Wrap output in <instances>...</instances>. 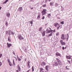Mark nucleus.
Masks as SVG:
<instances>
[{"label": "nucleus", "instance_id": "obj_8", "mask_svg": "<svg viewBox=\"0 0 72 72\" xmlns=\"http://www.w3.org/2000/svg\"><path fill=\"white\" fill-rule=\"evenodd\" d=\"M58 66V62H55L54 64H53V66L54 67H55V66L57 67Z\"/></svg>", "mask_w": 72, "mask_h": 72}, {"label": "nucleus", "instance_id": "obj_63", "mask_svg": "<svg viewBox=\"0 0 72 72\" xmlns=\"http://www.w3.org/2000/svg\"><path fill=\"white\" fill-rule=\"evenodd\" d=\"M16 60H17V58H16Z\"/></svg>", "mask_w": 72, "mask_h": 72}, {"label": "nucleus", "instance_id": "obj_15", "mask_svg": "<svg viewBox=\"0 0 72 72\" xmlns=\"http://www.w3.org/2000/svg\"><path fill=\"white\" fill-rule=\"evenodd\" d=\"M54 2H51L50 3V6H53L54 5Z\"/></svg>", "mask_w": 72, "mask_h": 72}, {"label": "nucleus", "instance_id": "obj_40", "mask_svg": "<svg viewBox=\"0 0 72 72\" xmlns=\"http://www.w3.org/2000/svg\"><path fill=\"white\" fill-rule=\"evenodd\" d=\"M2 66V62H0V67H1Z\"/></svg>", "mask_w": 72, "mask_h": 72}, {"label": "nucleus", "instance_id": "obj_59", "mask_svg": "<svg viewBox=\"0 0 72 72\" xmlns=\"http://www.w3.org/2000/svg\"><path fill=\"white\" fill-rule=\"evenodd\" d=\"M20 57L21 58H22V56H20Z\"/></svg>", "mask_w": 72, "mask_h": 72}, {"label": "nucleus", "instance_id": "obj_30", "mask_svg": "<svg viewBox=\"0 0 72 72\" xmlns=\"http://www.w3.org/2000/svg\"><path fill=\"white\" fill-rule=\"evenodd\" d=\"M42 27H40L39 29V31H41L42 30Z\"/></svg>", "mask_w": 72, "mask_h": 72}, {"label": "nucleus", "instance_id": "obj_44", "mask_svg": "<svg viewBox=\"0 0 72 72\" xmlns=\"http://www.w3.org/2000/svg\"><path fill=\"white\" fill-rule=\"evenodd\" d=\"M8 63H10V60L9 59H8Z\"/></svg>", "mask_w": 72, "mask_h": 72}, {"label": "nucleus", "instance_id": "obj_29", "mask_svg": "<svg viewBox=\"0 0 72 72\" xmlns=\"http://www.w3.org/2000/svg\"><path fill=\"white\" fill-rule=\"evenodd\" d=\"M51 16V14H49L48 15V18H50Z\"/></svg>", "mask_w": 72, "mask_h": 72}, {"label": "nucleus", "instance_id": "obj_11", "mask_svg": "<svg viewBox=\"0 0 72 72\" xmlns=\"http://www.w3.org/2000/svg\"><path fill=\"white\" fill-rule=\"evenodd\" d=\"M7 48H10L12 46V44L10 43L9 44L8 43H7Z\"/></svg>", "mask_w": 72, "mask_h": 72}, {"label": "nucleus", "instance_id": "obj_51", "mask_svg": "<svg viewBox=\"0 0 72 72\" xmlns=\"http://www.w3.org/2000/svg\"><path fill=\"white\" fill-rule=\"evenodd\" d=\"M33 9V8H30V9H31V10H32Z\"/></svg>", "mask_w": 72, "mask_h": 72}, {"label": "nucleus", "instance_id": "obj_13", "mask_svg": "<svg viewBox=\"0 0 72 72\" xmlns=\"http://www.w3.org/2000/svg\"><path fill=\"white\" fill-rule=\"evenodd\" d=\"M19 11L20 12H21V10H23V8H22V7H20L18 9Z\"/></svg>", "mask_w": 72, "mask_h": 72}, {"label": "nucleus", "instance_id": "obj_25", "mask_svg": "<svg viewBox=\"0 0 72 72\" xmlns=\"http://www.w3.org/2000/svg\"><path fill=\"white\" fill-rule=\"evenodd\" d=\"M37 18L38 19H40V14L38 15Z\"/></svg>", "mask_w": 72, "mask_h": 72}, {"label": "nucleus", "instance_id": "obj_4", "mask_svg": "<svg viewBox=\"0 0 72 72\" xmlns=\"http://www.w3.org/2000/svg\"><path fill=\"white\" fill-rule=\"evenodd\" d=\"M18 39H19V40H21L24 39V38H23L21 35H19L18 36Z\"/></svg>", "mask_w": 72, "mask_h": 72}, {"label": "nucleus", "instance_id": "obj_54", "mask_svg": "<svg viewBox=\"0 0 72 72\" xmlns=\"http://www.w3.org/2000/svg\"><path fill=\"white\" fill-rule=\"evenodd\" d=\"M13 54H14L15 55V53H14V51H13Z\"/></svg>", "mask_w": 72, "mask_h": 72}, {"label": "nucleus", "instance_id": "obj_26", "mask_svg": "<svg viewBox=\"0 0 72 72\" xmlns=\"http://www.w3.org/2000/svg\"><path fill=\"white\" fill-rule=\"evenodd\" d=\"M42 7H43V8H45V7H46V4H43L42 5Z\"/></svg>", "mask_w": 72, "mask_h": 72}, {"label": "nucleus", "instance_id": "obj_33", "mask_svg": "<svg viewBox=\"0 0 72 72\" xmlns=\"http://www.w3.org/2000/svg\"><path fill=\"white\" fill-rule=\"evenodd\" d=\"M13 60V65H15V62H14V59Z\"/></svg>", "mask_w": 72, "mask_h": 72}, {"label": "nucleus", "instance_id": "obj_10", "mask_svg": "<svg viewBox=\"0 0 72 72\" xmlns=\"http://www.w3.org/2000/svg\"><path fill=\"white\" fill-rule=\"evenodd\" d=\"M66 59H71V56H66Z\"/></svg>", "mask_w": 72, "mask_h": 72}, {"label": "nucleus", "instance_id": "obj_19", "mask_svg": "<svg viewBox=\"0 0 72 72\" xmlns=\"http://www.w3.org/2000/svg\"><path fill=\"white\" fill-rule=\"evenodd\" d=\"M40 72H44V69L42 68H40Z\"/></svg>", "mask_w": 72, "mask_h": 72}, {"label": "nucleus", "instance_id": "obj_28", "mask_svg": "<svg viewBox=\"0 0 72 72\" xmlns=\"http://www.w3.org/2000/svg\"><path fill=\"white\" fill-rule=\"evenodd\" d=\"M17 57L19 61H21V59L19 58L18 57V56H17Z\"/></svg>", "mask_w": 72, "mask_h": 72}, {"label": "nucleus", "instance_id": "obj_62", "mask_svg": "<svg viewBox=\"0 0 72 72\" xmlns=\"http://www.w3.org/2000/svg\"><path fill=\"white\" fill-rule=\"evenodd\" d=\"M33 1V0H31V1Z\"/></svg>", "mask_w": 72, "mask_h": 72}, {"label": "nucleus", "instance_id": "obj_47", "mask_svg": "<svg viewBox=\"0 0 72 72\" xmlns=\"http://www.w3.org/2000/svg\"><path fill=\"white\" fill-rule=\"evenodd\" d=\"M64 48H65L64 47H62V49L63 50H64Z\"/></svg>", "mask_w": 72, "mask_h": 72}, {"label": "nucleus", "instance_id": "obj_50", "mask_svg": "<svg viewBox=\"0 0 72 72\" xmlns=\"http://www.w3.org/2000/svg\"><path fill=\"white\" fill-rule=\"evenodd\" d=\"M56 6H58V4H57V3H56Z\"/></svg>", "mask_w": 72, "mask_h": 72}, {"label": "nucleus", "instance_id": "obj_60", "mask_svg": "<svg viewBox=\"0 0 72 72\" xmlns=\"http://www.w3.org/2000/svg\"><path fill=\"white\" fill-rule=\"evenodd\" d=\"M29 8H31V6H29Z\"/></svg>", "mask_w": 72, "mask_h": 72}, {"label": "nucleus", "instance_id": "obj_22", "mask_svg": "<svg viewBox=\"0 0 72 72\" xmlns=\"http://www.w3.org/2000/svg\"><path fill=\"white\" fill-rule=\"evenodd\" d=\"M10 13H8L7 14L6 16L7 17H8V18H9V17H10Z\"/></svg>", "mask_w": 72, "mask_h": 72}, {"label": "nucleus", "instance_id": "obj_48", "mask_svg": "<svg viewBox=\"0 0 72 72\" xmlns=\"http://www.w3.org/2000/svg\"><path fill=\"white\" fill-rule=\"evenodd\" d=\"M57 19H60V18L59 17H57Z\"/></svg>", "mask_w": 72, "mask_h": 72}, {"label": "nucleus", "instance_id": "obj_45", "mask_svg": "<svg viewBox=\"0 0 72 72\" xmlns=\"http://www.w3.org/2000/svg\"><path fill=\"white\" fill-rule=\"evenodd\" d=\"M52 31H52V32H55V29H54V30H52Z\"/></svg>", "mask_w": 72, "mask_h": 72}, {"label": "nucleus", "instance_id": "obj_57", "mask_svg": "<svg viewBox=\"0 0 72 72\" xmlns=\"http://www.w3.org/2000/svg\"><path fill=\"white\" fill-rule=\"evenodd\" d=\"M48 1L49 2H50V1H51V0H49Z\"/></svg>", "mask_w": 72, "mask_h": 72}, {"label": "nucleus", "instance_id": "obj_49", "mask_svg": "<svg viewBox=\"0 0 72 72\" xmlns=\"http://www.w3.org/2000/svg\"><path fill=\"white\" fill-rule=\"evenodd\" d=\"M66 69H69V68H67V66H66Z\"/></svg>", "mask_w": 72, "mask_h": 72}, {"label": "nucleus", "instance_id": "obj_58", "mask_svg": "<svg viewBox=\"0 0 72 72\" xmlns=\"http://www.w3.org/2000/svg\"><path fill=\"white\" fill-rule=\"evenodd\" d=\"M1 7H0V10H1Z\"/></svg>", "mask_w": 72, "mask_h": 72}, {"label": "nucleus", "instance_id": "obj_42", "mask_svg": "<svg viewBox=\"0 0 72 72\" xmlns=\"http://www.w3.org/2000/svg\"><path fill=\"white\" fill-rule=\"evenodd\" d=\"M60 22L62 24H64V21H62V22Z\"/></svg>", "mask_w": 72, "mask_h": 72}, {"label": "nucleus", "instance_id": "obj_5", "mask_svg": "<svg viewBox=\"0 0 72 72\" xmlns=\"http://www.w3.org/2000/svg\"><path fill=\"white\" fill-rule=\"evenodd\" d=\"M52 31H53V30H50L47 29L46 30V33H49L52 32Z\"/></svg>", "mask_w": 72, "mask_h": 72}, {"label": "nucleus", "instance_id": "obj_3", "mask_svg": "<svg viewBox=\"0 0 72 72\" xmlns=\"http://www.w3.org/2000/svg\"><path fill=\"white\" fill-rule=\"evenodd\" d=\"M56 60L58 62V65H62V62L60 61V60H59V59L57 58H56Z\"/></svg>", "mask_w": 72, "mask_h": 72}, {"label": "nucleus", "instance_id": "obj_7", "mask_svg": "<svg viewBox=\"0 0 72 72\" xmlns=\"http://www.w3.org/2000/svg\"><path fill=\"white\" fill-rule=\"evenodd\" d=\"M64 34H62L61 35V39H62V40H66V39L65 37H64Z\"/></svg>", "mask_w": 72, "mask_h": 72}, {"label": "nucleus", "instance_id": "obj_23", "mask_svg": "<svg viewBox=\"0 0 72 72\" xmlns=\"http://www.w3.org/2000/svg\"><path fill=\"white\" fill-rule=\"evenodd\" d=\"M45 65V62H43L41 64V66H44V65Z\"/></svg>", "mask_w": 72, "mask_h": 72}, {"label": "nucleus", "instance_id": "obj_34", "mask_svg": "<svg viewBox=\"0 0 72 72\" xmlns=\"http://www.w3.org/2000/svg\"><path fill=\"white\" fill-rule=\"evenodd\" d=\"M30 24H32L31 26H32V24H33V21H30Z\"/></svg>", "mask_w": 72, "mask_h": 72}, {"label": "nucleus", "instance_id": "obj_41", "mask_svg": "<svg viewBox=\"0 0 72 72\" xmlns=\"http://www.w3.org/2000/svg\"><path fill=\"white\" fill-rule=\"evenodd\" d=\"M42 19H45V17L43 16L42 17Z\"/></svg>", "mask_w": 72, "mask_h": 72}, {"label": "nucleus", "instance_id": "obj_16", "mask_svg": "<svg viewBox=\"0 0 72 72\" xmlns=\"http://www.w3.org/2000/svg\"><path fill=\"white\" fill-rule=\"evenodd\" d=\"M17 68L19 71H21V68L20 66H19V65H18L17 66Z\"/></svg>", "mask_w": 72, "mask_h": 72}, {"label": "nucleus", "instance_id": "obj_61", "mask_svg": "<svg viewBox=\"0 0 72 72\" xmlns=\"http://www.w3.org/2000/svg\"><path fill=\"white\" fill-rule=\"evenodd\" d=\"M45 2H46V3H47V1L46 0V1H45Z\"/></svg>", "mask_w": 72, "mask_h": 72}, {"label": "nucleus", "instance_id": "obj_24", "mask_svg": "<svg viewBox=\"0 0 72 72\" xmlns=\"http://www.w3.org/2000/svg\"><path fill=\"white\" fill-rule=\"evenodd\" d=\"M8 41L9 42H10L11 41V40L10 39V37H8Z\"/></svg>", "mask_w": 72, "mask_h": 72}, {"label": "nucleus", "instance_id": "obj_38", "mask_svg": "<svg viewBox=\"0 0 72 72\" xmlns=\"http://www.w3.org/2000/svg\"><path fill=\"white\" fill-rule=\"evenodd\" d=\"M32 71H34V68H33V66L32 67Z\"/></svg>", "mask_w": 72, "mask_h": 72}, {"label": "nucleus", "instance_id": "obj_1", "mask_svg": "<svg viewBox=\"0 0 72 72\" xmlns=\"http://www.w3.org/2000/svg\"><path fill=\"white\" fill-rule=\"evenodd\" d=\"M54 26H55V27H57V30H59V28H60V26L59 24H58V23L57 22H56L54 24Z\"/></svg>", "mask_w": 72, "mask_h": 72}, {"label": "nucleus", "instance_id": "obj_46", "mask_svg": "<svg viewBox=\"0 0 72 72\" xmlns=\"http://www.w3.org/2000/svg\"><path fill=\"white\" fill-rule=\"evenodd\" d=\"M68 37L67 39V41L68 40V38H69V35H68Z\"/></svg>", "mask_w": 72, "mask_h": 72}, {"label": "nucleus", "instance_id": "obj_9", "mask_svg": "<svg viewBox=\"0 0 72 72\" xmlns=\"http://www.w3.org/2000/svg\"><path fill=\"white\" fill-rule=\"evenodd\" d=\"M41 33L42 34V36L44 37L45 35V32L43 31V32H41Z\"/></svg>", "mask_w": 72, "mask_h": 72}, {"label": "nucleus", "instance_id": "obj_32", "mask_svg": "<svg viewBox=\"0 0 72 72\" xmlns=\"http://www.w3.org/2000/svg\"><path fill=\"white\" fill-rule=\"evenodd\" d=\"M9 65H10V66H12V62H9Z\"/></svg>", "mask_w": 72, "mask_h": 72}, {"label": "nucleus", "instance_id": "obj_56", "mask_svg": "<svg viewBox=\"0 0 72 72\" xmlns=\"http://www.w3.org/2000/svg\"><path fill=\"white\" fill-rule=\"evenodd\" d=\"M26 60H27V59H26V58H25V61H26Z\"/></svg>", "mask_w": 72, "mask_h": 72}, {"label": "nucleus", "instance_id": "obj_37", "mask_svg": "<svg viewBox=\"0 0 72 72\" xmlns=\"http://www.w3.org/2000/svg\"><path fill=\"white\" fill-rule=\"evenodd\" d=\"M68 63L70 64H71V61L68 60Z\"/></svg>", "mask_w": 72, "mask_h": 72}, {"label": "nucleus", "instance_id": "obj_31", "mask_svg": "<svg viewBox=\"0 0 72 72\" xmlns=\"http://www.w3.org/2000/svg\"><path fill=\"white\" fill-rule=\"evenodd\" d=\"M11 35H14V33H13V32L12 31H11Z\"/></svg>", "mask_w": 72, "mask_h": 72}, {"label": "nucleus", "instance_id": "obj_64", "mask_svg": "<svg viewBox=\"0 0 72 72\" xmlns=\"http://www.w3.org/2000/svg\"><path fill=\"white\" fill-rule=\"evenodd\" d=\"M71 60V63H72V60Z\"/></svg>", "mask_w": 72, "mask_h": 72}, {"label": "nucleus", "instance_id": "obj_18", "mask_svg": "<svg viewBox=\"0 0 72 72\" xmlns=\"http://www.w3.org/2000/svg\"><path fill=\"white\" fill-rule=\"evenodd\" d=\"M53 33L51 32V33H50L48 36V37H50V36H51L53 35L52 33Z\"/></svg>", "mask_w": 72, "mask_h": 72}, {"label": "nucleus", "instance_id": "obj_35", "mask_svg": "<svg viewBox=\"0 0 72 72\" xmlns=\"http://www.w3.org/2000/svg\"><path fill=\"white\" fill-rule=\"evenodd\" d=\"M6 35L8 34V31H6Z\"/></svg>", "mask_w": 72, "mask_h": 72}, {"label": "nucleus", "instance_id": "obj_27", "mask_svg": "<svg viewBox=\"0 0 72 72\" xmlns=\"http://www.w3.org/2000/svg\"><path fill=\"white\" fill-rule=\"evenodd\" d=\"M5 25L6 26H8V22L6 21L5 22Z\"/></svg>", "mask_w": 72, "mask_h": 72}, {"label": "nucleus", "instance_id": "obj_36", "mask_svg": "<svg viewBox=\"0 0 72 72\" xmlns=\"http://www.w3.org/2000/svg\"><path fill=\"white\" fill-rule=\"evenodd\" d=\"M63 40H60V42L61 43V44H62V42H63Z\"/></svg>", "mask_w": 72, "mask_h": 72}, {"label": "nucleus", "instance_id": "obj_2", "mask_svg": "<svg viewBox=\"0 0 72 72\" xmlns=\"http://www.w3.org/2000/svg\"><path fill=\"white\" fill-rule=\"evenodd\" d=\"M46 9H43L42 11V16L46 14Z\"/></svg>", "mask_w": 72, "mask_h": 72}, {"label": "nucleus", "instance_id": "obj_53", "mask_svg": "<svg viewBox=\"0 0 72 72\" xmlns=\"http://www.w3.org/2000/svg\"><path fill=\"white\" fill-rule=\"evenodd\" d=\"M16 72H19V71H18V70H16Z\"/></svg>", "mask_w": 72, "mask_h": 72}, {"label": "nucleus", "instance_id": "obj_55", "mask_svg": "<svg viewBox=\"0 0 72 72\" xmlns=\"http://www.w3.org/2000/svg\"><path fill=\"white\" fill-rule=\"evenodd\" d=\"M30 69H29L28 71H27V72H29V71H30Z\"/></svg>", "mask_w": 72, "mask_h": 72}, {"label": "nucleus", "instance_id": "obj_52", "mask_svg": "<svg viewBox=\"0 0 72 72\" xmlns=\"http://www.w3.org/2000/svg\"><path fill=\"white\" fill-rule=\"evenodd\" d=\"M49 28V29H50V30H51V28Z\"/></svg>", "mask_w": 72, "mask_h": 72}, {"label": "nucleus", "instance_id": "obj_39", "mask_svg": "<svg viewBox=\"0 0 72 72\" xmlns=\"http://www.w3.org/2000/svg\"><path fill=\"white\" fill-rule=\"evenodd\" d=\"M59 32H57L56 33V36H58V35H59Z\"/></svg>", "mask_w": 72, "mask_h": 72}, {"label": "nucleus", "instance_id": "obj_20", "mask_svg": "<svg viewBox=\"0 0 72 72\" xmlns=\"http://www.w3.org/2000/svg\"><path fill=\"white\" fill-rule=\"evenodd\" d=\"M9 0H6V1H4L3 3V4H6L7 2H8Z\"/></svg>", "mask_w": 72, "mask_h": 72}, {"label": "nucleus", "instance_id": "obj_21", "mask_svg": "<svg viewBox=\"0 0 72 72\" xmlns=\"http://www.w3.org/2000/svg\"><path fill=\"white\" fill-rule=\"evenodd\" d=\"M61 45H66V43L64 42H63L61 44Z\"/></svg>", "mask_w": 72, "mask_h": 72}, {"label": "nucleus", "instance_id": "obj_6", "mask_svg": "<svg viewBox=\"0 0 72 72\" xmlns=\"http://www.w3.org/2000/svg\"><path fill=\"white\" fill-rule=\"evenodd\" d=\"M31 63V62L30 61H29L28 62V64H27V66L28 68H30V64Z\"/></svg>", "mask_w": 72, "mask_h": 72}, {"label": "nucleus", "instance_id": "obj_14", "mask_svg": "<svg viewBox=\"0 0 72 72\" xmlns=\"http://www.w3.org/2000/svg\"><path fill=\"white\" fill-rule=\"evenodd\" d=\"M49 67L48 66H46L45 69H46L47 71H49V70L48 69V68H49Z\"/></svg>", "mask_w": 72, "mask_h": 72}, {"label": "nucleus", "instance_id": "obj_17", "mask_svg": "<svg viewBox=\"0 0 72 72\" xmlns=\"http://www.w3.org/2000/svg\"><path fill=\"white\" fill-rule=\"evenodd\" d=\"M8 33L9 36H10L11 35V30H8Z\"/></svg>", "mask_w": 72, "mask_h": 72}, {"label": "nucleus", "instance_id": "obj_43", "mask_svg": "<svg viewBox=\"0 0 72 72\" xmlns=\"http://www.w3.org/2000/svg\"><path fill=\"white\" fill-rule=\"evenodd\" d=\"M3 55L1 54H0V58H1Z\"/></svg>", "mask_w": 72, "mask_h": 72}, {"label": "nucleus", "instance_id": "obj_12", "mask_svg": "<svg viewBox=\"0 0 72 72\" xmlns=\"http://www.w3.org/2000/svg\"><path fill=\"white\" fill-rule=\"evenodd\" d=\"M56 56H60V55H60V54L58 52H57L56 53Z\"/></svg>", "mask_w": 72, "mask_h": 72}]
</instances>
